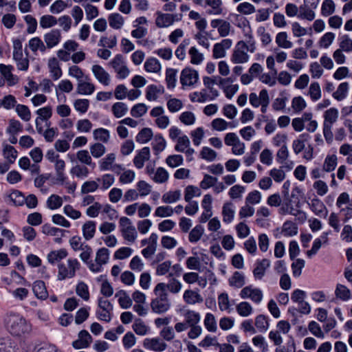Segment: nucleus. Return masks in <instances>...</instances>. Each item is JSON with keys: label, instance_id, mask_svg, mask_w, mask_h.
<instances>
[{"label": "nucleus", "instance_id": "nucleus-50", "mask_svg": "<svg viewBox=\"0 0 352 352\" xmlns=\"http://www.w3.org/2000/svg\"><path fill=\"white\" fill-rule=\"evenodd\" d=\"M144 69L148 72L157 73L161 69V64L157 59L149 58L144 63Z\"/></svg>", "mask_w": 352, "mask_h": 352}, {"label": "nucleus", "instance_id": "nucleus-39", "mask_svg": "<svg viewBox=\"0 0 352 352\" xmlns=\"http://www.w3.org/2000/svg\"><path fill=\"white\" fill-rule=\"evenodd\" d=\"M236 310L238 314L242 317H248L253 312V307L250 302L243 301L236 306Z\"/></svg>", "mask_w": 352, "mask_h": 352}, {"label": "nucleus", "instance_id": "nucleus-19", "mask_svg": "<svg viewBox=\"0 0 352 352\" xmlns=\"http://www.w3.org/2000/svg\"><path fill=\"white\" fill-rule=\"evenodd\" d=\"M202 0H196L197 3H200ZM204 6L209 7L207 13L210 15H220L223 12L221 0H204Z\"/></svg>", "mask_w": 352, "mask_h": 352}, {"label": "nucleus", "instance_id": "nucleus-8", "mask_svg": "<svg viewBox=\"0 0 352 352\" xmlns=\"http://www.w3.org/2000/svg\"><path fill=\"white\" fill-rule=\"evenodd\" d=\"M199 80V74L195 69L190 67L184 68L180 74V82L183 89L195 85Z\"/></svg>", "mask_w": 352, "mask_h": 352}, {"label": "nucleus", "instance_id": "nucleus-31", "mask_svg": "<svg viewBox=\"0 0 352 352\" xmlns=\"http://www.w3.org/2000/svg\"><path fill=\"white\" fill-rule=\"evenodd\" d=\"M96 223L93 221H88L85 222L82 228V235L85 240L89 241L91 239L96 232Z\"/></svg>", "mask_w": 352, "mask_h": 352}, {"label": "nucleus", "instance_id": "nucleus-46", "mask_svg": "<svg viewBox=\"0 0 352 352\" xmlns=\"http://www.w3.org/2000/svg\"><path fill=\"white\" fill-rule=\"evenodd\" d=\"M123 172L119 177L120 183L122 184H128L132 183L135 178V173L130 169H125L122 167Z\"/></svg>", "mask_w": 352, "mask_h": 352}, {"label": "nucleus", "instance_id": "nucleus-20", "mask_svg": "<svg viewBox=\"0 0 352 352\" xmlns=\"http://www.w3.org/2000/svg\"><path fill=\"white\" fill-rule=\"evenodd\" d=\"M89 78L87 76H85V80L82 79L78 82L76 91L77 93L81 95H91L92 94L95 89V85L90 82Z\"/></svg>", "mask_w": 352, "mask_h": 352}, {"label": "nucleus", "instance_id": "nucleus-59", "mask_svg": "<svg viewBox=\"0 0 352 352\" xmlns=\"http://www.w3.org/2000/svg\"><path fill=\"white\" fill-rule=\"evenodd\" d=\"M204 326L208 331L215 332L217 329V322L212 314L208 313L204 321Z\"/></svg>", "mask_w": 352, "mask_h": 352}, {"label": "nucleus", "instance_id": "nucleus-58", "mask_svg": "<svg viewBox=\"0 0 352 352\" xmlns=\"http://www.w3.org/2000/svg\"><path fill=\"white\" fill-rule=\"evenodd\" d=\"M93 135L95 140H99L104 143L108 142L110 138L109 131L107 129L103 128L95 129L93 132Z\"/></svg>", "mask_w": 352, "mask_h": 352}, {"label": "nucleus", "instance_id": "nucleus-21", "mask_svg": "<svg viewBox=\"0 0 352 352\" xmlns=\"http://www.w3.org/2000/svg\"><path fill=\"white\" fill-rule=\"evenodd\" d=\"M163 85H150L146 89V98L148 101L157 100L160 95L164 93Z\"/></svg>", "mask_w": 352, "mask_h": 352}, {"label": "nucleus", "instance_id": "nucleus-14", "mask_svg": "<svg viewBox=\"0 0 352 352\" xmlns=\"http://www.w3.org/2000/svg\"><path fill=\"white\" fill-rule=\"evenodd\" d=\"M143 346L147 349L157 352H162L167 347V344L158 338L145 339L143 342Z\"/></svg>", "mask_w": 352, "mask_h": 352}, {"label": "nucleus", "instance_id": "nucleus-4", "mask_svg": "<svg viewBox=\"0 0 352 352\" xmlns=\"http://www.w3.org/2000/svg\"><path fill=\"white\" fill-rule=\"evenodd\" d=\"M80 267V264L76 258H69L67 263H60L58 265V280H63L67 278H72L76 276V272Z\"/></svg>", "mask_w": 352, "mask_h": 352}, {"label": "nucleus", "instance_id": "nucleus-36", "mask_svg": "<svg viewBox=\"0 0 352 352\" xmlns=\"http://www.w3.org/2000/svg\"><path fill=\"white\" fill-rule=\"evenodd\" d=\"M111 111L116 118H120L126 114L128 107L124 102H117L112 105Z\"/></svg>", "mask_w": 352, "mask_h": 352}, {"label": "nucleus", "instance_id": "nucleus-64", "mask_svg": "<svg viewBox=\"0 0 352 352\" xmlns=\"http://www.w3.org/2000/svg\"><path fill=\"white\" fill-rule=\"evenodd\" d=\"M190 142L188 137L186 135L177 138V144L175 146V150L177 152H184L190 146Z\"/></svg>", "mask_w": 352, "mask_h": 352}, {"label": "nucleus", "instance_id": "nucleus-25", "mask_svg": "<svg viewBox=\"0 0 352 352\" xmlns=\"http://www.w3.org/2000/svg\"><path fill=\"white\" fill-rule=\"evenodd\" d=\"M47 66L53 80H56L61 77L62 70L56 58H50L48 60Z\"/></svg>", "mask_w": 352, "mask_h": 352}, {"label": "nucleus", "instance_id": "nucleus-1", "mask_svg": "<svg viewBox=\"0 0 352 352\" xmlns=\"http://www.w3.org/2000/svg\"><path fill=\"white\" fill-rule=\"evenodd\" d=\"M246 41H239L233 50L231 56V61L235 64H241L247 63L249 60V55L248 52L254 53L256 50L255 41L252 34H246Z\"/></svg>", "mask_w": 352, "mask_h": 352}, {"label": "nucleus", "instance_id": "nucleus-6", "mask_svg": "<svg viewBox=\"0 0 352 352\" xmlns=\"http://www.w3.org/2000/svg\"><path fill=\"white\" fill-rule=\"evenodd\" d=\"M242 299H250L254 303L259 304L263 298V294L261 289L252 285L244 287L239 293Z\"/></svg>", "mask_w": 352, "mask_h": 352}, {"label": "nucleus", "instance_id": "nucleus-49", "mask_svg": "<svg viewBox=\"0 0 352 352\" xmlns=\"http://www.w3.org/2000/svg\"><path fill=\"white\" fill-rule=\"evenodd\" d=\"M181 195L179 190L168 191L162 195V200L165 204H173L179 200Z\"/></svg>", "mask_w": 352, "mask_h": 352}, {"label": "nucleus", "instance_id": "nucleus-43", "mask_svg": "<svg viewBox=\"0 0 352 352\" xmlns=\"http://www.w3.org/2000/svg\"><path fill=\"white\" fill-rule=\"evenodd\" d=\"M0 352H16L14 342L9 338H0Z\"/></svg>", "mask_w": 352, "mask_h": 352}, {"label": "nucleus", "instance_id": "nucleus-15", "mask_svg": "<svg viewBox=\"0 0 352 352\" xmlns=\"http://www.w3.org/2000/svg\"><path fill=\"white\" fill-rule=\"evenodd\" d=\"M183 300L187 305L201 303L204 298L198 289H186L183 294Z\"/></svg>", "mask_w": 352, "mask_h": 352}, {"label": "nucleus", "instance_id": "nucleus-51", "mask_svg": "<svg viewBox=\"0 0 352 352\" xmlns=\"http://www.w3.org/2000/svg\"><path fill=\"white\" fill-rule=\"evenodd\" d=\"M166 141L160 135H156L152 142V147L155 155H158L164 150L166 147Z\"/></svg>", "mask_w": 352, "mask_h": 352}, {"label": "nucleus", "instance_id": "nucleus-63", "mask_svg": "<svg viewBox=\"0 0 352 352\" xmlns=\"http://www.w3.org/2000/svg\"><path fill=\"white\" fill-rule=\"evenodd\" d=\"M133 331L140 336L146 335L149 327L145 324V323L141 319H136L133 324Z\"/></svg>", "mask_w": 352, "mask_h": 352}, {"label": "nucleus", "instance_id": "nucleus-28", "mask_svg": "<svg viewBox=\"0 0 352 352\" xmlns=\"http://www.w3.org/2000/svg\"><path fill=\"white\" fill-rule=\"evenodd\" d=\"M310 138L311 137L308 133H302L300 135L298 139L293 141L292 148L294 152L296 155L302 152L305 147V143L308 142Z\"/></svg>", "mask_w": 352, "mask_h": 352}, {"label": "nucleus", "instance_id": "nucleus-42", "mask_svg": "<svg viewBox=\"0 0 352 352\" xmlns=\"http://www.w3.org/2000/svg\"><path fill=\"white\" fill-rule=\"evenodd\" d=\"M116 297L118 298V302L123 309H128L132 305V300L129 296L123 290H120L116 294Z\"/></svg>", "mask_w": 352, "mask_h": 352}, {"label": "nucleus", "instance_id": "nucleus-27", "mask_svg": "<svg viewBox=\"0 0 352 352\" xmlns=\"http://www.w3.org/2000/svg\"><path fill=\"white\" fill-rule=\"evenodd\" d=\"M157 16L155 19V24L158 28H166L171 25L175 18L173 14H163L160 12H157Z\"/></svg>", "mask_w": 352, "mask_h": 352}, {"label": "nucleus", "instance_id": "nucleus-34", "mask_svg": "<svg viewBox=\"0 0 352 352\" xmlns=\"http://www.w3.org/2000/svg\"><path fill=\"white\" fill-rule=\"evenodd\" d=\"M229 285L235 288L242 287L245 283V276L240 272H234L232 276L229 278Z\"/></svg>", "mask_w": 352, "mask_h": 352}, {"label": "nucleus", "instance_id": "nucleus-26", "mask_svg": "<svg viewBox=\"0 0 352 352\" xmlns=\"http://www.w3.org/2000/svg\"><path fill=\"white\" fill-rule=\"evenodd\" d=\"M32 291L35 296L41 300H45L48 297V292L45 283L43 280H36L32 285Z\"/></svg>", "mask_w": 352, "mask_h": 352}, {"label": "nucleus", "instance_id": "nucleus-55", "mask_svg": "<svg viewBox=\"0 0 352 352\" xmlns=\"http://www.w3.org/2000/svg\"><path fill=\"white\" fill-rule=\"evenodd\" d=\"M339 47L340 50L349 53L352 52V39L349 35L344 34L340 37Z\"/></svg>", "mask_w": 352, "mask_h": 352}, {"label": "nucleus", "instance_id": "nucleus-18", "mask_svg": "<svg viewBox=\"0 0 352 352\" xmlns=\"http://www.w3.org/2000/svg\"><path fill=\"white\" fill-rule=\"evenodd\" d=\"M13 66L10 65L0 64V73L3 76L9 86L16 85L19 78L16 76L12 74Z\"/></svg>", "mask_w": 352, "mask_h": 352}, {"label": "nucleus", "instance_id": "nucleus-45", "mask_svg": "<svg viewBox=\"0 0 352 352\" xmlns=\"http://www.w3.org/2000/svg\"><path fill=\"white\" fill-rule=\"evenodd\" d=\"M76 157L78 160L87 166H90L92 168H94L96 164L92 162V158L89 155L88 151L87 150H80L76 153Z\"/></svg>", "mask_w": 352, "mask_h": 352}, {"label": "nucleus", "instance_id": "nucleus-9", "mask_svg": "<svg viewBox=\"0 0 352 352\" xmlns=\"http://www.w3.org/2000/svg\"><path fill=\"white\" fill-rule=\"evenodd\" d=\"M109 259V251L105 248L99 249L96 255V263L89 265V270L94 272H99L102 270V266L108 263Z\"/></svg>", "mask_w": 352, "mask_h": 352}, {"label": "nucleus", "instance_id": "nucleus-60", "mask_svg": "<svg viewBox=\"0 0 352 352\" xmlns=\"http://www.w3.org/2000/svg\"><path fill=\"white\" fill-rule=\"evenodd\" d=\"M46 204L50 210H56L62 206L63 198L56 195H52L48 197Z\"/></svg>", "mask_w": 352, "mask_h": 352}, {"label": "nucleus", "instance_id": "nucleus-30", "mask_svg": "<svg viewBox=\"0 0 352 352\" xmlns=\"http://www.w3.org/2000/svg\"><path fill=\"white\" fill-rule=\"evenodd\" d=\"M339 112L335 107H331L324 111L323 125L333 126L338 119Z\"/></svg>", "mask_w": 352, "mask_h": 352}, {"label": "nucleus", "instance_id": "nucleus-17", "mask_svg": "<svg viewBox=\"0 0 352 352\" xmlns=\"http://www.w3.org/2000/svg\"><path fill=\"white\" fill-rule=\"evenodd\" d=\"M210 24L212 28L217 29L220 36L226 37L229 35L231 30L230 22L223 19H213Z\"/></svg>", "mask_w": 352, "mask_h": 352}, {"label": "nucleus", "instance_id": "nucleus-33", "mask_svg": "<svg viewBox=\"0 0 352 352\" xmlns=\"http://www.w3.org/2000/svg\"><path fill=\"white\" fill-rule=\"evenodd\" d=\"M8 198L9 202L15 206H23L25 201L24 195L17 190L12 191Z\"/></svg>", "mask_w": 352, "mask_h": 352}, {"label": "nucleus", "instance_id": "nucleus-16", "mask_svg": "<svg viewBox=\"0 0 352 352\" xmlns=\"http://www.w3.org/2000/svg\"><path fill=\"white\" fill-rule=\"evenodd\" d=\"M270 261L267 258L257 261L253 270L254 278L256 280H261L265 275L266 270L270 267Z\"/></svg>", "mask_w": 352, "mask_h": 352}, {"label": "nucleus", "instance_id": "nucleus-22", "mask_svg": "<svg viewBox=\"0 0 352 352\" xmlns=\"http://www.w3.org/2000/svg\"><path fill=\"white\" fill-rule=\"evenodd\" d=\"M311 210L318 217L325 218L328 214V210L323 202L318 198H314L309 204Z\"/></svg>", "mask_w": 352, "mask_h": 352}, {"label": "nucleus", "instance_id": "nucleus-54", "mask_svg": "<svg viewBox=\"0 0 352 352\" xmlns=\"http://www.w3.org/2000/svg\"><path fill=\"white\" fill-rule=\"evenodd\" d=\"M309 6H307L306 3L300 6L298 14L299 18L307 19L308 21H312L314 19L315 13L311 8H309Z\"/></svg>", "mask_w": 352, "mask_h": 352}, {"label": "nucleus", "instance_id": "nucleus-12", "mask_svg": "<svg viewBox=\"0 0 352 352\" xmlns=\"http://www.w3.org/2000/svg\"><path fill=\"white\" fill-rule=\"evenodd\" d=\"M46 48L51 49L56 46L61 41V32L58 29H53L43 36Z\"/></svg>", "mask_w": 352, "mask_h": 352}, {"label": "nucleus", "instance_id": "nucleus-61", "mask_svg": "<svg viewBox=\"0 0 352 352\" xmlns=\"http://www.w3.org/2000/svg\"><path fill=\"white\" fill-rule=\"evenodd\" d=\"M269 175L270 177L277 183L282 182L286 177V175L283 167H279L278 168H274L271 169L269 172Z\"/></svg>", "mask_w": 352, "mask_h": 352}, {"label": "nucleus", "instance_id": "nucleus-41", "mask_svg": "<svg viewBox=\"0 0 352 352\" xmlns=\"http://www.w3.org/2000/svg\"><path fill=\"white\" fill-rule=\"evenodd\" d=\"M54 163L56 174V179L57 181L63 183L66 178L64 173L65 162L63 160L58 159Z\"/></svg>", "mask_w": 352, "mask_h": 352}, {"label": "nucleus", "instance_id": "nucleus-24", "mask_svg": "<svg viewBox=\"0 0 352 352\" xmlns=\"http://www.w3.org/2000/svg\"><path fill=\"white\" fill-rule=\"evenodd\" d=\"M236 126V124L234 122H227L226 120L217 118L211 122V128L213 131H223L228 128L232 129Z\"/></svg>", "mask_w": 352, "mask_h": 352}, {"label": "nucleus", "instance_id": "nucleus-32", "mask_svg": "<svg viewBox=\"0 0 352 352\" xmlns=\"http://www.w3.org/2000/svg\"><path fill=\"white\" fill-rule=\"evenodd\" d=\"M183 316L185 320L184 322H186L188 326L197 324L201 319L200 314L198 312L190 309L185 310L183 313Z\"/></svg>", "mask_w": 352, "mask_h": 352}, {"label": "nucleus", "instance_id": "nucleus-11", "mask_svg": "<svg viewBox=\"0 0 352 352\" xmlns=\"http://www.w3.org/2000/svg\"><path fill=\"white\" fill-rule=\"evenodd\" d=\"M91 72L96 79L102 85L109 86L111 83L110 74L100 65H94Z\"/></svg>", "mask_w": 352, "mask_h": 352}, {"label": "nucleus", "instance_id": "nucleus-44", "mask_svg": "<svg viewBox=\"0 0 352 352\" xmlns=\"http://www.w3.org/2000/svg\"><path fill=\"white\" fill-rule=\"evenodd\" d=\"M276 43L278 47L284 49H289L293 46V43L287 39V34L285 32H281L277 34Z\"/></svg>", "mask_w": 352, "mask_h": 352}, {"label": "nucleus", "instance_id": "nucleus-40", "mask_svg": "<svg viewBox=\"0 0 352 352\" xmlns=\"http://www.w3.org/2000/svg\"><path fill=\"white\" fill-rule=\"evenodd\" d=\"M67 252L65 249H60L50 252L47 255V260L51 264H55L60 260L66 258Z\"/></svg>", "mask_w": 352, "mask_h": 352}, {"label": "nucleus", "instance_id": "nucleus-57", "mask_svg": "<svg viewBox=\"0 0 352 352\" xmlns=\"http://www.w3.org/2000/svg\"><path fill=\"white\" fill-rule=\"evenodd\" d=\"M201 195L200 189L194 186H188L185 188L184 199L186 202H190L194 197H199Z\"/></svg>", "mask_w": 352, "mask_h": 352}, {"label": "nucleus", "instance_id": "nucleus-13", "mask_svg": "<svg viewBox=\"0 0 352 352\" xmlns=\"http://www.w3.org/2000/svg\"><path fill=\"white\" fill-rule=\"evenodd\" d=\"M164 289V292H167L166 290H168L170 293L173 294H177L180 292L182 288V285L181 282L175 278H173L168 283H160L156 285L155 287H159Z\"/></svg>", "mask_w": 352, "mask_h": 352}, {"label": "nucleus", "instance_id": "nucleus-48", "mask_svg": "<svg viewBox=\"0 0 352 352\" xmlns=\"http://www.w3.org/2000/svg\"><path fill=\"white\" fill-rule=\"evenodd\" d=\"M204 233V228L201 225L196 226L189 233L188 239L190 243H197Z\"/></svg>", "mask_w": 352, "mask_h": 352}, {"label": "nucleus", "instance_id": "nucleus-23", "mask_svg": "<svg viewBox=\"0 0 352 352\" xmlns=\"http://www.w3.org/2000/svg\"><path fill=\"white\" fill-rule=\"evenodd\" d=\"M150 156L151 153L149 148L147 146L142 148L133 159V164L138 169L143 168L144 162L149 160Z\"/></svg>", "mask_w": 352, "mask_h": 352}, {"label": "nucleus", "instance_id": "nucleus-62", "mask_svg": "<svg viewBox=\"0 0 352 352\" xmlns=\"http://www.w3.org/2000/svg\"><path fill=\"white\" fill-rule=\"evenodd\" d=\"M313 101H317L321 98V89L318 82H312L309 88L308 92Z\"/></svg>", "mask_w": 352, "mask_h": 352}, {"label": "nucleus", "instance_id": "nucleus-3", "mask_svg": "<svg viewBox=\"0 0 352 352\" xmlns=\"http://www.w3.org/2000/svg\"><path fill=\"white\" fill-rule=\"evenodd\" d=\"M153 292L156 297L151 302L152 311L158 314L166 312L170 307L168 293L164 292V289L160 287H155Z\"/></svg>", "mask_w": 352, "mask_h": 352}, {"label": "nucleus", "instance_id": "nucleus-10", "mask_svg": "<svg viewBox=\"0 0 352 352\" xmlns=\"http://www.w3.org/2000/svg\"><path fill=\"white\" fill-rule=\"evenodd\" d=\"M232 45V41L230 38L223 39L221 42L214 45L212 56L215 59L221 58L226 56V50H229Z\"/></svg>", "mask_w": 352, "mask_h": 352}, {"label": "nucleus", "instance_id": "nucleus-37", "mask_svg": "<svg viewBox=\"0 0 352 352\" xmlns=\"http://www.w3.org/2000/svg\"><path fill=\"white\" fill-rule=\"evenodd\" d=\"M30 49L34 54L37 51L45 52L46 51V47L45 43L39 37H34L29 41L28 43Z\"/></svg>", "mask_w": 352, "mask_h": 352}, {"label": "nucleus", "instance_id": "nucleus-5", "mask_svg": "<svg viewBox=\"0 0 352 352\" xmlns=\"http://www.w3.org/2000/svg\"><path fill=\"white\" fill-rule=\"evenodd\" d=\"M109 64L116 72L118 78L124 79L129 76L130 70L122 55H116Z\"/></svg>", "mask_w": 352, "mask_h": 352}, {"label": "nucleus", "instance_id": "nucleus-35", "mask_svg": "<svg viewBox=\"0 0 352 352\" xmlns=\"http://www.w3.org/2000/svg\"><path fill=\"white\" fill-rule=\"evenodd\" d=\"M349 89V85L347 82H342L339 85L336 91L333 93L332 96L338 101H342L346 97Z\"/></svg>", "mask_w": 352, "mask_h": 352}, {"label": "nucleus", "instance_id": "nucleus-2", "mask_svg": "<svg viewBox=\"0 0 352 352\" xmlns=\"http://www.w3.org/2000/svg\"><path fill=\"white\" fill-rule=\"evenodd\" d=\"M6 324L9 332L14 336H21L32 330L30 323L19 314H10L6 319Z\"/></svg>", "mask_w": 352, "mask_h": 352}, {"label": "nucleus", "instance_id": "nucleus-47", "mask_svg": "<svg viewBox=\"0 0 352 352\" xmlns=\"http://www.w3.org/2000/svg\"><path fill=\"white\" fill-rule=\"evenodd\" d=\"M108 20L109 25L113 29H120L124 24V18L118 13L111 14Z\"/></svg>", "mask_w": 352, "mask_h": 352}, {"label": "nucleus", "instance_id": "nucleus-53", "mask_svg": "<svg viewBox=\"0 0 352 352\" xmlns=\"http://www.w3.org/2000/svg\"><path fill=\"white\" fill-rule=\"evenodd\" d=\"M58 23V21L56 17L52 15L46 14L43 15L40 19V26L43 28H50L54 25H56Z\"/></svg>", "mask_w": 352, "mask_h": 352}, {"label": "nucleus", "instance_id": "nucleus-52", "mask_svg": "<svg viewBox=\"0 0 352 352\" xmlns=\"http://www.w3.org/2000/svg\"><path fill=\"white\" fill-rule=\"evenodd\" d=\"M65 232V231L62 229L52 227L49 224H44L42 226V232L47 235L63 237Z\"/></svg>", "mask_w": 352, "mask_h": 352}, {"label": "nucleus", "instance_id": "nucleus-7", "mask_svg": "<svg viewBox=\"0 0 352 352\" xmlns=\"http://www.w3.org/2000/svg\"><path fill=\"white\" fill-rule=\"evenodd\" d=\"M116 154L109 153L104 158L99 161V168L102 171L111 170L116 173L122 170V166L120 164H115Z\"/></svg>", "mask_w": 352, "mask_h": 352}, {"label": "nucleus", "instance_id": "nucleus-38", "mask_svg": "<svg viewBox=\"0 0 352 352\" xmlns=\"http://www.w3.org/2000/svg\"><path fill=\"white\" fill-rule=\"evenodd\" d=\"M177 70L173 68H168L166 70V82L167 88L173 89L175 87L177 84Z\"/></svg>", "mask_w": 352, "mask_h": 352}, {"label": "nucleus", "instance_id": "nucleus-29", "mask_svg": "<svg viewBox=\"0 0 352 352\" xmlns=\"http://www.w3.org/2000/svg\"><path fill=\"white\" fill-rule=\"evenodd\" d=\"M235 210L232 202H226L222 208L223 221L226 223H231L234 217Z\"/></svg>", "mask_w": 352, "mask_h": 352}, {"label": "nucleus", "instance_id": "nucleus-56", "mask_svg": "<svg viewBox=\"0 0 352 352\" xmlns=\"http://www.w3.org/2000/svg\"><path fill=\"white\" fill-rule=\"evenodd\" d=\"M151 178L156 183H164L168 179V173L164 168L160 167L157 168L154 175H153Z\"/></svg>", "mask_w": 352, "mask_h": 352}]
</instances>
